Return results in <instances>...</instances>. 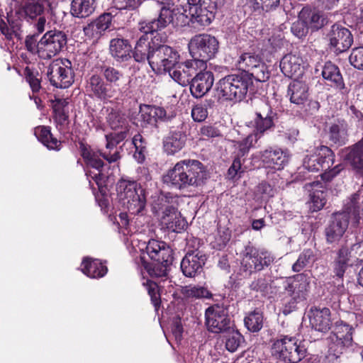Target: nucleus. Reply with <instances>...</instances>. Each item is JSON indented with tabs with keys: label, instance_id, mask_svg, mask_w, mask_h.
I'll use <instances>...</instances> for the list:
<instances>
[{
	"label": "nucleus",
	"instance_id": "obj_3",
	"mask_svg": "<svg viewBox=\"0 0 363 363\" xmlns=\"http://www.w3.org/2000/svg\"><path fill=\"white\" fill-rule=\"evenodd\" d=\"M252 84V80L247 73L230 74L219 80L217 91L226 100L240 101L245 97Z\"/></svg>",
	"mask_w": 363,
	"mask_h": 363
},
{
	"label": "nucleus",
	"instance_id": "obj_43",
	"mask_svg": "<svg viewBox=\"0 0 363 363\" xmlns=\"http://www.w3.org/2000/svg\"><path fill=\"white\" fill-rule=\"evenodd\" d=\"M322 76L324 79L330 83V86H336L338 89L344 87L343 79L340 69L337 66L331 62L325 63L322 70Z\"/></svg>",
	"mask_w": 363,
	"mask_h": 363
},
{
	"label": "nucleus",
	"instance_id": "obj_22",
	"mask_svg": "<svg viewBox=\"0 0 363 363\" xmlns=\"http://www.w3.org/2000/svg\"><path fill=\"white\" fill-rule=\"evenodd\" d=\"M273 114L270 106L264 104L263 108L255 113L253 121L249 123L248 126L253 128L252 133L259 139L274 126Z\"/></svg>",
	"mask_w": 363,
	"mask_h": 363
},
{
	"label": "nucleus",
	"instance_id": "obj_18",
	"mask_svg": "<svg viewBox=\"0 0 363 363\" xmlns=\"http://www.w3.org/2000/svg\"><path fill=\"white\" fill-rule=\"evenodd\" d=\"M330 45L335 52H342L348 50L352 43L353 37L349 29L340 24H334L328 33Z\"/></svg>",
	"mask_w": 363,
	"mask_h": 363
},
{
	"label": "nucleus",
	"instance_id": "obj_6",
	"mask_svg": "<svg viewBox=\"0 0 363 363\" xmlns=\"http://www.w3.org/2000/svg\"><path fill=\"white\" fill-rule=\"evenodd\" d=\"M240 256L241 269L249 275L262 271L274 262V257L270 252L250 245L245 247Z\"/></svg>",
	"mask_w": 363,
	"mask_h": 363
},
{
	"label": "nucleus",
	"instance_id": "obj_5",
	"mask_svg": "<svg viewBox=\"0 0 363 363\" xmlns=\"http://www.w3.org/2000/svg\"><path fill=\"white\" fill-rule=\"evenodd\" d=\"M219 43L216 37L209 34H197L193 36L189 43L190 55L196 60L206 62L213 58L218 52Z\"/></svg>",
	"mask_w": 363,
	"mask_h": 363
},
{
	"label": "nucleus",
	"instance_id": "obj_59",
	"mask_svg": "<svg viewBox=\"0 0 363 363\" xmlns=\"http://www.w3.org/2000/svg\"><path fill=\"white\" fill-rule=\"evenodd\" d=\"M313 254L311 250H305L299 255L296 262L293 264L292 269L294 272H298L302 270L312 258Z\"/></svg>",
	"mask_w": 363,
	"mask_h": 363
},
{
	"label": "nucleus",
	"instance_id": "obj_28",
	"mask_svg": "<svg viewBox=\"0 0 363 363\" xmlns=\"http://www.w3.org/2000/svg\"><path fill=\"white\" fill-rule=\"evenodd\" d=\"M310 325L317 331L325 333L331 325L330 311L328 308L312 307L308 311Z\"/></svg>",
	"mask_w": 363,
	"mask_h": 363
},
{
	"label": "nucleus",
	"instance_id": "obj_54",
	"mask_svg": "<svg viewBox=\"0 0 363 363\" xmlns=\"http://www.w3.org/2000/svg\"><path fill=\"white\" fill-rule=\"evenodd\" d=\"M132 143L135 148L133 157L138 163H142L145 159L146 142L140 134H136L133 138Z\"/></svg>",
	"mask_w": 363,
	"mask_h": 363
},
{
	"label": "nucleus",
	"instance_id": "obj_2",
	"mask_svg": "<svg viewBox=\"0 0 363 363\" xmlns=\"http://www.w3.org/2000/svg\"><path fill=\"white\" fill-rule=\"evenodd\" d=\"M309 281L303 274L287 279L284 285V296L281 298L283 313L289 314L296 308L298 303L306 299Z\"/></svg>",
	"mask_w": 363,
	"mask_h": 363
},
{
	"label": "nucleus",
	"instance_id": "obj_30",
	"mask_svg": "<svg viewBox=\"0 0 363 363\" xmlns=\"http://www.w3.org/2000/svg\"><path fill=\"white\" fill-rule=\"evenodd\" d=\"M340 157L354 169L363 172V138L354 145L342 150Z\"/></svg>",
	"mask_w": 363,
	"mask_h": 363
},
{
	"label": "nucleus",
	"instance_id": "obj_49",
	"mask_svg": "<svg viewBox=\"0 0 363 363\" xmlns=\"http://www.w3.org/2000/svg\"><path fill=\"white\" fill-rule=\"evenodd\" d=\"M259 138L252 133L247 134L242 140L234 141V146L238 150V157H244L254 147Z\"/></svg>",
	"mask_w": 363,
	"mask_h": 363
},
{
	"label": "nucleus",
	"instance_id": "obj_14",
	"mask_svg": "<svg viewBox=\"0 0 363 363\" xmlns=\"http://www.w3.org/2000/svg\"><path fill=\"white\" fill-rule=\"evenodd\" d=\"M230 318L226 309L219 304L209 306L205 311V324L214 333L225 331L230 328Z\"/></svg>",
	"mask_w": 363,
	"mask_h": 363
},
{
	"label": "nucleus",
	"instance_id": "obj_25",
	"mask_svg": "<svg viewBox=\"0 0 363 363\" xmlns=\"http://www.w3.org/2000/svg\"><path fill=\"white\" fill-rule=\"evenodd\" d=\"M128 133L127 130H121L118 133H111L105 135L106 150L101 155L108 164L116 162L121 159L120 150H118L117 145L127 137Z\"/></svg>",
	"mask_w": 363,
	"mask_h": 363
},
{
	"label": "nucleus",
	"instance_id": "obj_35",
	"mask_svg": "<svg viewBox=\"0 0 363 363\" xmlns=\"http://www.w3.org/2000/svg\"><path fill=\"white\" fill-rule=\"evenodd\" d=\"M287 96L291 103L303 105L308 99V86L302 81L294 80L288 86Z\"/></svg>",
	"mask_w": 363,
	"mask_h": 363
},
{
	"label": "nucleus",
	"instance_id": "obj_29",
	"mask_svg": "<svg viewBox=\"0 0 363 363\" xmlns=\"http://www.w3.org/2000/svg\"><path fill=\"white\" fill-rule=\"evenodd\" d=\"M260 160L265 168L280 170L288 162V157L281 149H267L259 153Z\"/></svg>",
	"mask_w": 363,
	"mask_h": 363
},
{
	"label": "nucleus",
	"instance_id": "obj_27",
	"mask_svg": "<svg viewBox=\"0 0 363 363\" xmlns=\"http://www.w3.org/2000/svg\"><path fill=\"white\" fill-rule=\"evenodd\" d=\"M214 82L213 74L211 71L204 69L199 71L191 79L190 91L195 98H201L212 87Z\"/></svg>",
	"mask_w": 363,
	"mask_h": 363
},
{
	"label": "nucleus",
	"instance_id": "obj_47",
	"mask_svg": "<svg viewBox=\"0 0 363 363\" xmlns=\"http://www.w3.org/2000/svg\"><path fill=\"white\" fill-rule=\"evenodd\" d=\"M181 293L187 299L210 298L212 296V294L207 288L196 285L182 287Z\"/></svg>",
	"mask_w": 363,
	"mask_h": 363
},
{
	"label": "nucleus",
	"instance_id": "obj_13",
	"mask_svg": "<svg viewBox=\"0 0 363 363\" xmlns=\"http://www.w3.org/2000/svg\"><path fill=\"white\" fill-rule=\"evenodd\" d=\"M238 68L242 73L250 74L257 82H265L269 78V72L262 58L252 52L242 54L237 62Z\"/></svg>",
	"mask_w": 363,
	"mask_h": 363
},
{
	"label": "nucleus",
	"instance_id": "obj_24",
	"mask_svg": "<svg viewBox=\"0 0 363 363\" xmlns=\"http://www.w3.org/2000/svg\"><path fill=\"white\" fill-rule=\"evenodd\" d=\"M128 133L127 130H121L118 133H111L105 135L106 150L101 155L108 164L116 162L121 159L120 150H118L117 145L127 137Z\"/></svg>",
	"mask_w": 363,
	"mask_h": 363
},
{
	"label": "nucleus",
	"instance_id": "obj_60",
	"mask_svg": "<svg viewBox=\"0 0 363 363\" xmlns=\"http://www.w3.org/2000/svg\"><path fill=\"white\" fill-rule=\"evenodd\" d=\"M349 60L353 67L359 69H363V47L354 48Z\"/></svg>",
	"mask_w": 363,
	"mask_h": 363
},
{
	"label": "nucleus",
	"instance_id": "obj_61",
	"mask_svg": "<svg viewBox=\"0 0 363 363\" xmlns=\"http://www.w3.org/2000/svg\"><path fill=\"white\" fill-rule=\"evenodd\" d=\"M308 29L309 28L306 26L304 21H303V19H301L299 16L298 20L292 24L291 28L293 34L298 37V38H301L306 36Z\"/></svg>",
	"mask_w": 363,
	"mask_h": 363
},
{
	"label": "nucleus",
	"instance_id": "obj_56",
	"mask_svg": "<svg viewBox=\"0 0 363 363\" xmlns=\"http://www.w3.org/2000/svg\"><path fill=\"white\" fill-rule=\"evenodd\" d=\"M242 340V335L238 330L228 331L225 335V347L231 352L237 350Z\"/></svg>",
	"mask_w": 363,
	"mask_h": 363
},
{
	"label": "nucleus",
	"instance_id": "obj_36",
	"mask_svg": "<svg viewBox=\"0 0 363 363\" xmlns=\"http://www.w3.org/2000/svg\"><path fill=\"white\" fill-rule=\"evenodd\" d=\"M184 165H185L184 160L177 162L174 166L169 169L163 176L164 183L176 189L183 190L184 186L183 180Z\"/></svg>",
	"mask_w": 363,
	"mask_h": 363
},
{
	"label": "nucleus",
	"instance_id": "obj_12",
	"mask_svg": "<svg viewBox=\"0 0 363 363\" xmlns=\"http://www.w3.org/2000/svg\"><path fill=\"white\" fill-rule=\"evenodd\" d=\"M48 77L52 85L65 89L74 82L72 63L67 59H56L48 67Z\"/></svg>",
	"mask_w": 363,
	"mask_h": 363
},
{
	"label": "nucleus",
	"instance_id": "obj_32",
	"mask_svg": "<svg viewBox=\"0 0 363 363\" xmlns=\"http://www.w3.org/2000/svg\"><path fill=\"white\" fill-rule=\"evenodd\" d=\"M355 262L352 258L350 249L347 245L342 246L336 253L333 262V271L336 277L342 279L349 267H352Z\"/></svg>",
	"mask_w": 363,
	"mask_h": 363
},
{
	"label": "nucleus",
	"instance_id": "obj_19",
	"mask_svg": "<svg viewBox=\"0 0 363 363\" xmlns=\"http://www.w3.org/2000/svg\"><path fill=\"white\" fill-rule=\"evenodd\" d=\"M145 252L151 260L157 263L171 264L173 260L172 250L161 240H150L146 245Z\"/></svg>",
	"mask_w": 363,
	"mask_h": 363
},
{
	"label": "nucleus",
	"instance_id": "obj_31",
	"mask_svg": "<svg viewBox=\"0 0 363 363\" xmlns=\"http://www.w3.org/2000/svg\"><path fill=\"white\" fill-rule=\"evenodd\" d=\"M166 111L160 106L143 105L140 107V121L141 126L155 125L158 121H164Z\"/></svg>",
	"mask_w": 363,
	"mask_h": 363
},
{
	"label": "nucleus",
	"instance_id": "obj_16",
	"mask_svg": "<svg viewBox=\"0 0 363 363\" xmlns=\"http://www.w3.org/2000/svg\"><path fill=\"white\" fill-rule=\"evenodd\" d=\"M158 216L162 226L169 231L180 233L187 226V222L184 218L172 205L165 206Z\"/></svg>",
	"mask_w": 363,
	"mask_h": 363
},
{
	"label": "nucleus",
	"instance_id": "obj_1",
	"mask_svg": "<svg viewBox=\"0 0 363 363\" xmlns=\"http://www.w3.org/2000/svg\"><path fill=\"white\" fill-rule=\"evenodd\" d=\"M116 191L118 199L130 213L136 215L145 208V190L137 182L121 179L117 183Z\"/></svg>",
	"mask_w": 363,
	"mask_h": 363
},
{
	"label": "nucleus",
	"instance_id": "obj_40",
	"mask_svg": "<svg viewBox=\"0 0 363 363\" xmlns=\"http://www.w3.org/2000/svg\"><path fill=\"white\" fill-rule=\"evenodd\" d=\"M106 121L112 129L128 131V121L125 115L119 109L112 107L106 108Z\"/></svg>",
	"mask_w": 363,
	"mask_h": 363
},
{
	"label": "nucleus",
	"instance_id": "obj_46",
	"mask_svg": "<svg viewBox=\"0 0 363 363\" xmlns=\"http://www.w3.org/2000/svg\"><path fill=\"white\" fill-rule=\"evenodd\" d=\"M185 78H188L189 84L191 82L192 76L199 72L206 69L207 65L202 60H196L194 58L186 61L178 66Z\"/></svg>",
	"mask_w": 363,
	"mask_h": 363
},
{
	"label": "nucleus",
	"instance_id": "obj_53",
	"mask_svg": "<svg viewBox=\"0 0 363 363\" xmlns=\"http://www.w3.org/2000/svg\"><path fill=\"white\" fill-rule=\"evenodd\" d=\"M101 72L104 79L110 85L118 86L123 79V74L113 67L105 66L102 67Z\"/></svg>",
	"mask_w": 363,
	"mask_h": 363
},
{
	"label": "nucleus",
	"instance_id": "obj_39",
	"mask_svg": "<svg viewBox=\"0 0 363 363\" xmlns=\"http://www.w3.org/2000/svg\"><path fill=\"white\" fill-rule=\"evenodd\" d=\"M216 11V3L209 0L206 3H203V6L198 11L196 15L191 16V18L200 26H207L215 18Z\"/></svg>",
	"mask_w": 363,
	"mask_h": 363
},
{
	"label": "nucleus",
	"instance_id": "obj_34",
	"mask_svg": "<svg viewBox=\"0 0 363 363\" xmlns=\"http://www.w3.org/2000/svg\"><path fill=\"white\" fill-rule=\"evenodd\" d=\"M109 50L116 62H123L130 59L131 45L128 40L116 38L110 41Z\"/></svg>",
	"mask_w": 363,
	"mask_h": 363
},
{
	"label": "nucleus",
	"instance_id": "obj_64",
	"mask_svg": "<svg viewBox=\"0 0 363 363\" xmlns=\"http://www.w3.org/2000/svg\"><path fill=\"white\" fill-rule=\"evenodd\" d=\"M191 116L194 121L202 122L208 116L207 108L203 105L197 104L191 110Z\"/></svg>",
	"mask_w": 363,
	"mask_h": 363
},
{
	"label": "nucleus",
	"instance_id": "obj_11",
	"mask_svg": "<svg viewBox=\"0 0 363 363\" xmlns=\"http://www.w3.org/2000/svg\"><path fill=\"white\" fill-rule=\"evenodd\" d=\"M334 162L335 155L331 149L320 145L306 151L303 160V167L309 172H317L329 169Z\"/></svg>",
	"mask_w": 363,
	"mask_h": 363
},
{
	"label": "nucleus",
	"instance_id": "obj_52",
	"mask_svg": "<svg viewBox=\"0 0 363 363\" xmlns=\"http://www.w3.org/2000/svg\"><path fill=\"white\" fill-rule=\"evenodd\" d=\"M143 285L150 296L152 303L155 306V310L157 311L161 303L159 286L155 281L149 279H147L145 281L143 282Z\"/></svg>",
	"mask_w": 363,
	"mask_h": 363
},
{
	"label": "nucleus",
	"instance_id": "obj_26",
	"mask_svg": "<svg viewBox=\"0 0 363 363\" xmlns=\"http://www.w3.org/2000/svg\"><path fill=\"white\" fill-rule=\"evenodd\" d=\"M206 257L199 251L188 253L181 262V269L183 274L188 277H196L203 270Z\"/></svg>",
	"mask_w": 363,
	"mask_h": 363
},
{
	"label": "nucleus",
	"instance_id": "obj_55",
	"mask_svg": "<svg viewBox=\"0 0 363 363\" xmlns=\"http://www.w3.org/2000/svg\"><path fill=\"white\" fill-rule=\"evenodd\" d=\"M347 135V131L343 124H333L330 127L329 138L334 143H345Z\"/></svg>",
	"mask_w": 363,
	"mask_h": 363
},
{
	"label": "nucleus",
	"instance_id": "obj_9",
	"mask_svg": "<svg viewBox=\"0 0 363 363\" xmlns=\"http://www.w3.org/2000/svg\"><path fill=\"white\" fill-rule=\"evenodd\" d=\"M179 52L173 48L157 44L150 57V66L157 74L165 73L179 63Z\"/></svg>",
	"mask_w": 363,
	"mask_h": 363
},
{
	"label": "nucleus",
	"instance_id": "obj_23",
	"mask_svg": "<svg viewBox=\"0 0 363 363\" xmlns=\"http://www.w3.org/2000/svg\"><path fill=\"white\" fill-rule=\"evenodd\" d=\"M86 90L90 96L106 101L113 97L114 91L98 74L91 75L86 82Z\"/></svg>",
	"mask_w": 363,
	"mask_h": 363
},
{
	"label": "nucleus",
	"instance_id": "obj_21",
	"mask_svg": "<svg viewBox=\"0 0 363 363\" xmlns=\"http://www.w3.org/2000/svg\"><path fill=\"white\" fill-rule=\"evenodd\" d=\"M183 180L184 189L197 186L203 182L204 167L201 162L196 160H184Z\"/></svg>",
	"mask_w": 363,
	"mask_h": 363
},
{
	"label": "nucleus",
	"instance_id": "obj_17",
	"mask_svg": "<svg viewBox=\"0 0 363 363\" xmlns=\"http://www.w3.org/2000/svg\"><path fill=\"white\" fill-rule=\"evenodd\" d=\"M352 326L342 321L335 323L333 331L335 341L330 347V350H334L335 356L337 357L339 354H342L346 348L352 347Z\"/></svg>",
	"mask_w": 363,
	"mask_h": 363
},
{
	"label": "nucleus",
	"instance_id": "obj_63",
	"mask_svg": "<svg viewBox=\"0 0 363 363\" xmlns=\"http://www.w3.org/2000/svg\"><path fill=\"white\" fill-rule=\"evenodd\" d=\"M349 247L355 264L363 262V240L357 242Z\"/></svg>",
	"mask_w": 363,
	"mask_h": 363
},
{
	"label": "nucleus",
	"instance_id": "obj_15",
	"mask_svg": "<svg viewBox=\"0 0 363 363\" xmlns=\"http://www.w3.org/2000/svg\"><path fill=\"white\" fill-rule=\"evenodd\" d=\"M347 211L336 213L332 217L329 225L325 230L327 242L334 243L338 242L345 234L349 225L350 214Z\"/></svg>",
	"mask_w": 363,
	"mask_h": 363
},
{
	"label": "nucleus",
	"instance_id": "obj_51",
	"mask_svg": "<svg viewBox=\"0 0 363 363\" xmlns=\"http://www.w3.org/2000/svg\"><path fill=\"white\" fill-rule=\"evenodd\" d=\"M113 16L110 13H104L100 15L93 23L89 25L85 30L91 29L96 30L99 33L106 30L109 28L112 22Z\"/></svg>",
	"mask_w": 363,
	"mask_h": 363
},
{
	"label": "nucleus",
	"instance_id": "obj_37",
	"mask_svg": "<svg viewBox=\"0 0 363 363\" xmlns=\"http://www.w3.org/2000/svg\"><path fill=\"white\" fill-rule=\"evenodd\" d=\"M245 11L270 12L275 10L280 4V0H242Z\"/></svg>",
	"mask_w": 363,
	"mask_h": 363
},
{
	"label": "nucleus",
	"instance_id": "obj_58",
	"mask_svg": "<svg viewBox=\"0 0 363 363\" xmlns=\"http://www.w3.org/2000/svg\"><path fill=\"white\" fill-rule=\"evenodd\" d=\"M44 10L42 4L39 2H30L26 4L23 7V12L26 18L28 19H34L40 16Z\"/></svg>",
	"mask_w": 363,
	"mask_h": 363
},
{
	"label": "nucleus",
	"instance_id": "obj_62",
	"mask_svg": "<svg viewBox=\"0 0 363 363\" xmlns=\"http://www.w3.org/2000/svg\"><path fill=\"white\" fill-rule=\"evenodd\" d=\"M26 79L27 82L29 84L32 91L33 92H38L41 86H40V80L38 78V73H34L31 70L28 68L26 69Z\"/></svg>",
	"mask_w": 363,
	"mask_h": 363
},
{
	"label": "nucleus",
	"instance_id": "obj_10",
	"mask_svg": "<svg viewBox=\"0 0 363 363\" xmlns=\"http://www.w3.org/2000/svg\"><path fill=\"white\" fill-rule=\"evenodd\" d=\"M67 35L61 30L46 32L37 43L38 56L44 60L57 55L67 44Z\"/></svg>",
	"mask_w": 363,
	"mask_h": 363
},
{
	"label": "nucleus",
	"instance_id": "obj_45",
	"mask_svg": "<svg viewBox=\"0 0 363 363\" xmlns=\"http://www.w3.org/2000/svg\"><path fill=\"white\" fill-rule=\"evenodd\" d=\"M35 135L38 140L48 149L60 150L61 142L52 136L49 127L38 126L35 128Z\"/></svg>",
	"mask_w": 363,
	"mask_h": 363
},
{
	"label": "nucleus",
	"instance_id": "obj_41",
	"mask_svg": "<svg viewBox=\"0 0 363 363\" xmlns=\"http://www.w3.org/2000/svg\"><path fill=\"white\" fill-rule=\"evenodd\" d=\"M185 143V134L181 132L172 133L163 141L164 152L167 155H174L184 147Z\"/></svg>",
	"mask_w": 363,
	"mask_h": 363
},
{
	"label": "nucleus",
	"instance_id": "obj_8",
	"mask_svg": "<svg viewBox=\"0 0 363 363\" xmlns=\"http://www.w3.org/2000/svg\"><path fill=\"white\" fill-rule=\"evenodd\" d=\"M79 148L81 155L86 164L98 171V173H94L91 171L86 172V175L89 180V184H91V179H92L99 189H101L105 183V178L109 177V175H106L103 173L104 163L101 157H103L101 154L104 151H96L89 145L82 143H80Z\"/></svg>",
	"mask_w": 363,
	"mask_h": 363
},
{
	"label": "nucleus",
	"instance_id": "obj_38",
	"mask_svg": "<svg viewBox=\"0 0 363 363\" xmlns=\"http://www.w3.org/2000/svg\"><path fill=\"white\" fill-rule=\"evenodd\" d=\"M299 17L303 19L308 28L313 30H318L325 24L323 15L315 9L303 7L299 13Z\"/></svg>",
	"mask_w": 363,
	"mask_h": 363
},
{
	"label": "nucleus",
	"instance_id": "obj_20",
	"mask_svg": "<svg viewBox=\"0 0 363 363\" xmlns=\"http://www.w3.org/2000/svg\"><path fill=\"white\" fill-rule=\"evenodd\" d=\"M143 34L136 42L133 56L138 62H143L146 60L150 65V57L155 52V48L157 43L153 40L152 32H143Z\"/></svg>",
	"mask_w": 363,
	"mask_h": 363
},
{
	"label": "nucleus",
	"instance_id": "obj_44",
	"mask_svg": "<svg viewBox=\"0 0 363 363\" xmlns=\"http://www.w3.org/2000/svg\"><path fill=\"white\" fill-rule=\"evenodd\" d=\"M82 271L91 278L104 277L107 272V268L99 259H84L82 263Z\"/></svg>",
	"mask_w": 363,
	"mask_h": 363
},
{
	"label": "nucleus",
	"instance_id": "obj_48",
	"mask_svg": "<svg viewBox=\"0 0 363 363\" xmlns=\"http://www.w3.org/2000/svg\"><path fill=\"white\" fill-rule=\"evenodd\" d=\"M319 182H314L310 184L312 186V192L310 194L311 196V208L313 211H318L321 210L325 203V193L323 190L318 189L319 186Z\"/></svg>",
	"mask_w": 363,
	"mask_h": 363
},
{
	"label": "nucleus",
	"instance_id": "obj_4",
	"mask_svg": "<svg viewBox=\"0 0 363 363\" xmlns=\"http://www.w3.org/2000/svg\"><path fill=\"white\" fill-rule=\"evenodd\" d=\"M307 353L304 345L298 342L295 337L284 335L274 340L272 346V354L284 363H298Z\"/></svg>",
	"mask_w": 363,
	"mask_h": 363
},
{
	"label": "nucleus",
	"instance_id": "obj_33",
	"mask_svg": "<svg viewBox=\"0 0 363 363\" xmlns=\"http://www.w3.org/2000/svg\"><path fill=\"white\" fill-rule=\"evenodd\" d=\"M303 59L298 55L288 54L283 57L280 62V69L288 77H298L303 72Z\"/></svg>",
	"mask_w": 363,
	"mask_h": 363
},
{
	"label": "nucleus",
	"instance_id": "obj_7",
	"mask_svg": "<svg viewBox=\"0 0 363 363\" xmlns=\"http://www.w3.org/2000/svg\"><path fill=\"white\" fill-rule=\"evenodd\" d=\"M188 23V17L178 9L163 6L157 19L147 23H141L140 30L142 32H152L153 33L161 30L169 23L176 26H183Z\"/></svg>",
	"mask_w": 363,
	"mask_h": 363
},
{
	"label": "nucleus",
	"instance_id": "obj_42",
	"mask_svg": "<svg viewBox=\"0 0 363 363\" xmlns=\"http://www.w3.org/2000/svg\"><path fill=\"white\" fill-rule=\"evenodd\" d=\"M95 10L94 0H72L70 13L74 17L86 18L91 16Z\"/></svg>",
	"mask_w": 363,
	"mask_h": 363
},
{
	"label": "nucleus",
	"instance_id": "obj_50",
	"mask_svg": "<svg viewBox=\"0 0 363 363\" xmlns=\"http://www.w3.org/2000/svg\"><path fill=\"white\" fill-rule=\"evenodd\" d=\"M263 314L260 311L255 310L245 318V325L253 333L259 331L263 326Z\"/></svg>",
	"mask_w": 363,
	"mask_h": 363
},
{
	"label": "nucleus",
	"instance_id": "obj_57",
	"mask_svg": "<svg viewBox=\"0 0 363 363\" xmlns=\"http://www.w3.org/2000/svg\"><path fill=\"white\" fill-rule=\"evenodd\" d=\"M169 264L157 263L153 266L145 262L144 267L151 277H164L167 274V266Z\"/></svg>",
	"mask_w": 363,
	"mask_h": 363
}]
</instances>
